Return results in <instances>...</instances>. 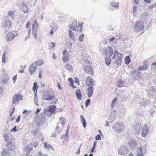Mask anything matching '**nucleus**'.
Returning a JSON list of instances; mask_svg holds the SVG:
<instances>
[{
	"label": "nucleus",
	"mask_w": 156,
	"mask_h": 156,
	"mask_svg": "<svg viewBox=\"0 0 156 156\" xmlns=\"http://www.w3.org/2000/svg\"><path fill=\"white\" fill-rule=\"evenodd\" d=\"M122 54L119 53L116 51H114V55L112 59H115L114 62L115 64L117 65H120L122 62Z\"/></svg>",
	"instance_id": "1"
},
{
	"label": "nucleus",
	"mask_w": 156,
	"mask_h": 156,
	"mask_svg": "<svg viewBox=\"0 0 156 156\" xmlns=\"http://www.w3.org/2000/svg\"><path fill=\"white\" fill-rule=\"evenodd\" d=\"M35 122L37 125H43L46 122L45 116L43 114H41L38 116H35Z\"/></svg>",
	"instance_id": "2"
},
{
	"label": "nucleus",
	"mask_w": 156,
	"mask_h": 156,
	"mask_svg": "<svg viewBox=\"0 0 156 156\" xmlns=\"http://www.w3.org/2000/svg\"><path fill=\"white\" fill-rule=\"evenodd\" d=\"M124 126L122 123L121 122L116 123L114 124L112 127V128L116 133H120L123 130Z\"/></svg>",
	"instance_id": "3"
},
{
	"label": "nucleus",
	"mask_w": 156,
	"mask_h": 156,
	"mask_svg": "<svg viewBox=\"0 0 156 156\" xmlns=\"http://www.w3.org/2000/svg\"><path fill=\"white\" fill-rule=\"evenodd\" d=\"M38 88V87L37 86V83L36 82H34L33 87L32 88V90L34 93L35 94L34 97V101L35 105L39 106V105L38 104V98L37 95V91Z\"/></svg>",
	"instance_id": "4"
},
{
	"label": "nucleus",
	"mask_w": 156,
	"mask_h": 156,
	"mask_svg": "<svg viewBox=\"0 0 156 156\" xmlns=\"http://www.w3.org/2000/svg\"><path fill=\"white\" fill-rule=\"evenodd\" d=\"M144 23L143 22L139 21L136 22L135 26V28L136 31H140L144 28Z\"/></svg>",
	"instance_id": "5"
},
{
	"label": "nucleus",
	"mask_w": 156,
	"mask_h": 156,
	"mask_svg": "<svg viewBox=\"0 0 156 156\" xmlns=\"http://www.w3.org/2000/svg\"><path fill=\"white\" fill-rule=\"evenodd\" d=\"M129 148L131 149L134 150L137 148L138 145L136 141L133 140H131L128 142Z\"/></svg>",
	"instance_id": "6"
},
{
	"label": "nucleus",
	"mask_w": 156,
	"mask_h": 156,
	"mask_svg": "<svg viewBox=\"0 0 156 156\" xmlns=\"http://www.w3.org/2000/svg\"><path fill=\"white\" fill-rule=\"evenodd\" d=\"M128 150L125 146H122L118 150V154L120 155H124L128 152Z\"/></svg>",
	"instance_id": "7"
},
{
	"label": "nucleus",
	"mask_w": 156,
	"mask_h": 156,
	"mask_svg": "<svg viewBox=\"0 0 156 156\" xmlns=\"http://www.w3.org/2000/svg\"><path fill=\"white\" fill-rule=\"evenodd\" d=\"M12 26V23L9 20H6L3 23V25L2 26V28L3 27L6 31L9 30L11 28Z\"/></svg>",
	"instance_id": "8"
},
{
	"label": "nucleus",
	"mask_w": 156,
	"mask_h": 156,
	"mask_svg": "<svg viewBox=\"0 0 156 156\" xmlns=\"http://www.w3.org/2000/svg\"><path fill=\"white\" fill-rule=\"evenodd\" d=\"M141 127V124L137 122L133 125V128L135 131V134H138L140 133Z\"/></svg>",
	"instance_id": "9"
},
{
	"label": "nucleus",
	"mask_w": 156,
	"mask_h": 156,
	"mask_svg": "<svg viewBox=\"0 0 156 156\" xmlns=\"http://www.w3.org/2000/svg\"><path fill=\"white\" fill-rule=\"evenodd\" d=\"M86 83L87 87H93L94 85V81L90 77L88 76L86 78Z\"/></svg>",
	"instance_id": "10"
},
{
	"label": "nucleus",
	"mask_w": 156,
	"mask_h": 156,
	"mask_svg": "<svg viewBox=\"0 0 156 156\" xmlns=\"http://www.w3.org/2000/svg\"><path fill=\"white\" fill-rule=\"evenodd\" d=\"M22 97L20 95L18 94L15 95L13 97L12 100V103L14 104L20 100H22Z\"/></svg>",
	"instance_id": "11"
},
{
	"label": "nucleus",
	"mask_w": 156,
	"mask_h": 156,
	"mask_svg": "<svg viewBox=\"0 0 156 156\" xmlns=\"http://www.w3.org/2000/svg\"><path fill=\"white\" fill-rule=\"evenodd\" d=\"M55 97L54 96H51L48 92H46L44 93V94L43 98V99L47 100H51L54 98Z\"/></svg>",
	"instance_id": "12"
},
{
	"label": "nucleus",
	"mask_w": 156,
	"mask_h": 156,
	"mask_svg": "<svg viewBox=\"0 0 156 156\" xmlns=\"http://www.w3.org/2000/svg\"><path fill=\"white\" fill-rule=\"evenodd\" d=\"M148 129V127L147 126L145 125L143 126L141 131V135L142 137H145L146 136Z\"/></svg>",
	"instance_id": "13"
},
{
	"label": "nucleus",
	"mask_w": 156,
	"mask_h": 156,
	"mask_svg": "<svg viewBox=\"0 0 156 156\" xmlns=\"http://www.w3.org/2000/svg\"><path fill=\"white\" fill-rule=\"evenodd\" d=\"M69 53L66 50L63 51L62 60L64 62H67L69 60Z\"/></svg>",
	"instance_id": "14"
},
{
	"label": "nucleus",
	"mask_w": 156,
	"mask_h": 156,
	"mask_svg": "<svg viewBox=\"0 0 156 156\" xmlns=\"http://www.w3.org/2000/svg\"><path fill=\"white\" fill-rule=\"evenodd\" d=\"M84 70L88 74L90 73L91 75L94 74L93 71V67L89 65L86 66L84 67Z\"/></svg>",
	"instance_id": "15"
},
{
	"label": "nucleus",
	"mask_w": 156,
	"mask_h": 156,
	"mask_svg": "<svg viewBox=\"0 0 156 156\" xmlns=\"http://www.w3.org/2000/svg\"><path fill=\"white\" fill-rule=\"evenodd\" d=\"M87 89L86 93L89 98L91 97L93 92V87H89Z\"/></svg>",
	"instance_id": "16"
},
{
	"label": "nucleus",
	"mask_w": 156,
	"mask_h": 156,
	"mask_svg": "<svg viewBox=\"0 0 156 156\" xmlns=\"http://www.w3.org/2000/svg\"><path fill=\"white\" fill-rule=\"evenodd\" d=\"M15 37V36L13 33L9 32L6 35V40L7 41H11L13 40Z\"/></svg>",
	"instance_id": "17"
},
{
	"label": "nucleus",
	"mask_w": 156,
	"mask_h": 156,
	"mask_svg": "<svg viewBox=\"0 0 156 156\" xmlns=\"http://www.w3.org/2000/svg\"><path fill=\"white\" fill-rule=\"evenodd\" d=\"M113 54V50L112 48L109 47L108 48V49H107L106 51H105V55L108 56H111Z\"/></svg>",
	"instance_id": "18"
},
{
	"label": "nucleus",
	"mask_w": 156,
	"mask_h": 156,
	"mask_svg": "<svg viewBox=\"0 0 156 156\" xmlns=\"http://www.w3.org/2000/svg\"><path fill=\"white\" fill-rule=\"evenodd\" d=\"M36 69V66L34 63H32L29 67V71L30 73V75H31L33 74Z\"/></svg>",
	"instance_id": "19"
},
{
	"label": "nucleus",
	"mask_w": 156,
	"mask_h": 156,
	"mask_svg": "<svg viewBox=\"0 0 156 156\" xmlns=\"http://www.w3.org/2000/svg\"><path fill=\"white\" fill-rule=\"evenodd\" d=\"M20 9L21 11L25 13H27L28 12V9L27 7L26 4L24 3L21 4Z\"/></svg>",
	"instance_id": "20"
},
{
	"label": "nucleus",
	"mask_w": 156,
	"mask_h": 156,
	"mask_svg": "<svg viewBox=\"0 0 156 156\" xmlns=\"http://www.w3.org/2000/svg\"><path fill=\"white\" fill-rule=\"evenodd\" d=\"M70 28L73 31H76L77 27H78L77 25V21L75 20L73 21V23L69 26Z\"/></svg>",
	"instance_id": "21"
},
{
	"label": "nucleus",
	"mask_w": 156,
	"mask_h": 156,
	"mask_svg": "<svg viewBox=\"0 0 156 156\" xmlns=\"http://www.w3.org/2000/svg\"><path fill=\"white\" fill-rule=\"evenodd\" d=\"M116 85L118 87H121L125 86V83L123 81L119 79L116 83Z\"/></svg>",
	"instance_id": "22"
},
{
	"label": "nucleus",
	"mask_w": 156,
	"mask_h": 156,
	"mask_svg": "<svg viewBox=\"0 0 156 156\" xmlns=\"http://www.w3.org/2000/svg\"><path fill=\"white\" fill-rule=\"evenodd\" d=\"M56 106L52 105L50 106L48 109L49 111H47V112H50L51 115H53V114L55 112L56 108Z\"/></svg>",
	"instance_id": "23"
},
{
	"label": "nucleus",
	"mask_w": 156,
	"mask_h": 156,
	"mask_svg": "<svg viewBox=\"0 0 156 156\" xmlns=\"http://www.w3.org/2000/svg\"><path fill=\"white\" fill-rule=\"evenodd\" d=\"M6 147L8 148V149L9 150L11 151L14 150L15 148L14 145L12 143L9 142L7 144H6Z\"/></svg>",
	"instance_id": "24"
},
{
	"label": "nucleus",
	"mask_w": 156,
	"mask_h": 156,
	"mask_svg": "<svg viewBox=\"0 0 156 156\" xmlns=\"http://www.w3.org/2000/svg\"><path fill=\"white\" fill-rule=\"evenodd\" d=\"M10 153L7 148H4L2 151V156H9Z\"/></svg>",
	"instance_id": "25"
},
{
	"label": "nucleus",
	"mask_w": 156,
	"mask_h": 156,
	"mask_svg": "<svg viewBox=\"0 0 156 156\" xmlns=\"http://www.w3.org/2000/svg\"><path fill=\"white\" fill-rule=\"evenodd\" d=\"M75 94L77 99L79 100L81 99L82 95L80 89H77L75 91Z\"/></svg>",
	"instance_id": "26"
},
{
	"label": "nucleus",
	"mask_w": 156,
	"mask_h": 156,
	"mask_svg": "<svg viewBox=\"0 0 156 156\" xmlns=\"http://www.w3.org/2000/svg\"><path fill=\"white\" fill-rule=\"evenodd\" d=\"M38 26V24L37 23V21L36 20H35L32 25V28L33 30V32H34V31H37V28Z\"/></svg>",
	"instance_id": "27"
},
{
	"label": "nucleus",
	"mask_w": 156,
	"mask_h": 156,
	"mask_svg": "<svg viewBox=\"0 0 156 156\" xmlns=\"http://www.w3.org/2000/svg\"><path fill=\"white\" fill-rule=\"evenodd\" d=\"M80 118H81V122L82 124L83 127L84 128H85L86 126V122L84 118L82 115H80Z\"/></svg>",
	"instance_id": "28"
},
{
	"label": "nucleus",
	"mask_w": 156,
	"mask_h": 156,
	"mask_svg": "<svg viewBox=\"0 0 156 156\" xmlns=\"http://www.w3.org/2000/svg\"><path fill=\"white\" fill-rule=\"evenodd\" d=\"M24 149L27 152L26 154H25V156H27L29 153L32 151V148L29 146H26L25 147Z\"/></svg>",
	"instance_id": "29"
},
{
	"label": "nucleus",
	"mask_w": 156,
	"mask_h": 156,
	"mask_svg": "<svg viewBox=\"0 0 156 156\" xmlns=\"http://www.w3.org/2000/svg\"><path fill=\"white\" fill-rule=\"evenodd\" d=\"M50 27L51 28L52 30H53L55 31L57 30V25L55 23L53 22L50 26Z\"/></svg>",
	"instance_id": "30"
},
{
	"label": "nucleus",
	"mask_w": 156,
	"mask_h": 156,
	"mask_svg": "<svg viewBox=\"0 0 156 156\" xmlns=\"http://www.w3.org/2000/svg\"><path fill=\"white\" fill-rule=\"evenodd\" d=\"M148 16V13L146 12H144L141 14L140 17L142 20H144L147 18Z\"/></svg>",
	"instance_id": "31"
},
{
	"label": "nucleus",
	"mask_w": 156,
	"mask_h": 156,
	"mask_svg": "<svg viewBox=\"0 0 156 156\" xmlns=\"http://www.w3.org/2000/svg\"><path fill=\"white\" fill-rule=\"evenodd\" d=\"M119 2H115L114 1H112L110 2V5L113 7L115 8L118 7L119 5Z\"/></svg>",
	"instance_id": "32"
},
{
	"label": "nucleus",
	"mask_w": 156,
	"mask_h": 156,
	"mask_svg": "<svg viewBox=\"0 0 156 156\" xmlns=\"http://www.w3.org/2000/svg\"><path fill=\"white\" fill-rule=\"evenodd\" d=\"M3 136L5 140L8 142V143L10 142V141L12 140V137H9L7 134H4Z\"/></svg>",
	"instance_id": "33"
},
{
	"label": "nucleus",
	"mask_w": 156,
	"mask_h": 156,
	"mask_svg": "<svg viewBox=\"0 0 156 156\" xmlns=\"http://www.w3.org/2000/svg\"><path fill=\"white\" fill-rule=\"evenodd\" d=\"M3 136L5 140L8 142V143L10 142V141L12 140V137H9L7 134H4Z\"/></svg>",
	"instance_id": "34"
},
{
	"label": "nucleus",
	"mask_w": 156,
	"mask_h": 156,
	"mask_svg": "<svg viewBox=\"0 0 156 156\" xmlns=\"http://www.w3.org/2000/svg\"><path fill=\"white\" fill-rule=\"evenodd\" d=\"M137 156H144V154L142 153L141 147L138 148L137 149Z\"/></svg>",
	"instance_id": "35"
},
{
	"label": "nucleus",
	"mask_w": 156,
	"mask_h": 156,
	"mask_svg": "<svg viewBox=\"0 0 156 156\" xmlns=\"http://www.w3.org/2000/svg\"><path fill=\"white\" fill-rule=\"evenodd\" d=\"M65 67L68 70V71L71 72L73 71L72 66L69 64H66L65 66Z\"/></svg>",
	"instance_id": "36"
},
{
	"label": "nucleus",
	"mask_w": 156,
	"mask_h": 156,
	"mask_svg": "<svg viewBox=\"0 0 156 156\" xmlns=\"http://www.w3.org/2000/svg\"><path fill=\"white\" fill-rule=\"evenodd\" d=\"M47 111H49L48 108H45L43 111V113L44 114V115H47L48 116H51L52 115H51V113L50 112H47Z\"/></svg>",
	"instance_id": "37"
},
{
	"label": "nucleus",
	"mask_w": 156,
	"mask_h": 156,
	"mask_svg": "<svg viewBox=\"0 0 156 156\" xmlns=\"http://www.w3.org/2000/svg\"><path fill=\"white\" fill-rule=\"evenodd\" d=\"M105 63L106 65L108 66L111 63V60L109 57H106L105 58Z\"/></svg>",
	"instance_id": "38"
},
{
	"label": "nucleus",
	"mask_w": 156,
	"mask_h": 156,
	"mask_svg": "<svg viewBox=\"0 0 156 156\" xmlns=\"http://www.w3.org/2000/svg\"><path fill=\"white\" fill-rule=\"evenodd\" d=\"M130 62V59L129 56H127L125 58V62L126 64H129Z\"/></svg>",
	"instance_id": "39"
},
{
	"label": "nucleus",
	"mask_w": 156,
	"mask_h": 156,
	"mask_svg": "<svg viewBox=\"0 0 156 156\" xmlns=\"http://www.w3.org/2000/svg\"><path fill=\"white\" fill-rule=\"evenodd\" d=\"M69 33V35L72 40H73L75 39L74 35L73 33L69 29L68 30Z\"/></svg>",
	"instance_id": "40"
},
{
	"label": "nucleus",
	"mask_w": 156,
	"mask_h": 156,
	"mask_svg": "<svg viewBox=\"0 0 156 156\" xmlns=\"http://www.w3.org/2000/svg\"><path fill=\"white\" fill-rule=\"evenodd\" d=\"M68 132V130H67L66 133L64 135H62L61 137L60 138H64L65 140H68V135L67 134V133Z\"/></svg>",
	"instance_id": "41"
},
{
	"label": "nucleus",
	"mask_w": 156,
	"mask_h": 156,
	"mask_svg": "<svg viewBox=\"0 0 156 156\" xmlns=\"http://www.w3.org/2000/svg\"><path fill=\"white\" fill-rule=\"evenodd\" d=\"M78 25L79 26V27H80V29H79L78 27V29L76 31L78 32H82L83 29V25H82V24H78Z\"/></svg>",
	"instance_id": "42"
},
{
	"label": "nucleus",
	"mask_w": 156,
	"mask_h": 156,
	"mask_svg": "<svg viewBox=\"0 0 156 156\" xmlns=\"http://www.w3.org/2000/svg\"><path fill=\"white\" fill-rule=\"evenodd\" d=\"M8 77L7 76H5V78L3 79L2 82L3 84H5L8 83Z\"/></svg>",
	"instance_id": "43"
},
{
	"label": "nucleus",
	"mask_w": 156,
	"mask_h": 156,
	"mask_svg": "<svg viewBox=\"0 0 156 156\" xmlns=\"http://www.w3.org/2000/svg\"><path fill=\"white\" fill-rule=\"evenodd\" d=\"M130 73L131 74H133V75H134L135 74H137V76H138L139 75H140V74L141 72L139 70H135V71H131Z\"/></svg>",
	"instance_id": "44"
},
{
	"label": "nucleus",
	"mask_w": 156,
	"mask_h": 156,
	"mask_svg": "<svg viewBox=\"0 0 156 156\" xmlns=\"http://www.w3.org/2000/svg\"><path fill=\"white\" fill-rule=\"evenodd\" d=\"M116 119V117L114 115H110L109 117V120L114 121Z\"/></svg>",
	"instance_id": "45"
},
{
	"label": "nucleus",
	"mask_w": 156,
	"mask_h": 156,
	"mask_svg": "<svg viewBox=\"0 0 156 156\" xmlns=\"http://www.w3.org/2000/svg\"><path fill=\"white\" fill-rule=\"evenodd\" d=\"M147 66H140L138 69L139 70H144L147 69Z\"/></svg>",
	"instance_id": "46"
},
{
	"label": "nucleus",
	"mask_w": 156,
	"mask_h": 156,
	"mask_svg": "<svg viewBox=\"0 0 156 156\" xmlns=\"http://www.w3.org/2000/svg\"><path fill=\"white\" fill-rule=\"evenodd\" d=\"M97 142V141H95L94 142L93 146L90 151V153H93V152H94V149L95 148V146H96V143Z\"/></svg>",
	"instance_id": "47"
},
{
	"label": "nucleus",
	"mask_w": 156,
	"mask_h": 156,
	"mask_svg": "<svg viewBox=\"0 0 156 156\" xmlns=\"http://www.w3.org/2000/svg\"><path fill=\"white\" fill-rule=\"evenodd\" d=\"M42 61L39 60L38 61H36L35 62V65L36 66H41L43 64Z\"/></svg>",
	"instance_id": "48"
},
{
	"label": "nucleus",
	"mask_w": 156,
	"mask_h": 156,
	"mask_svg": "<svg viewBox=\"0 0 156 156\" xmlns=\"http://www.w3.org/2000/svg\"><path fill=\"white\" fill-rule=\"evenodd\" d=\"M39 143L38 142H33L30 144V145L31 146H33L36 148L38 145Z\"/></svg>",
	"instance_id": "49"
},
{
	"label": "nucleus",
	"mask_w": 156,
	"mask_h": 156,
	"mask_svg": "<svg viewBox=\"0 0 156 156\" xmlns=\"http://www.w3.org/2000/svg\"><path fill=\"white\" fill-rule=\"evenodd\" d=\"M90 99H87L85 101V105L86 107H87L90 104Z\"/></svg>",
	"instance_id": "50"
},
{
	"label": "nucleus",
	"mask_w": 156,
	"mask_h": 156,
	"mask_svg": "<svg viewBox=\"0 0 156 156\" xmlns=\"http://www.w3.org/2000/svg\"><path fill=\"white\" fill-rule=\"evenodd\" d=\"M84 35L83 34H82L80 35L79 37V40L80 41H82L84 38Z\"/></svg>",
	"instance_id": "51"
},
{
	"label": "nucleus",
	"mask_w": 156,
	"mask_h": 156,
	"mask_svg": "<svg viewBox=\"0 0 156 156\" xmlns=\"http://www.w3.org/2000/svg\"><path fill=\"white\" fill-rule=\"evenodd\" d=\"M38 132V130L35 129L32 131V133L33 136H35L37 135Z\"/></svg>",
	"instance_id": "52"
},
{
	"label": "nucleus",
	"mask_w": 156,
	"mask_h": 156,
	"mask_svg": "<svg viewBox=\"0 0 156 156\" xmlns=\"http://www.w3.org/2000/svg\"><path fill=\"white\" fill-rule=\"evenodd\" d=\"M8 14L12 18L14 17L13 13L12 11H9L8 12Z\"/></svg>",
	"instance_id": "53"
},
{
	"label": "nucleus",
	"mask_w": 156,
	"mask_h": 156,
	"mask_svg": "<svg viewBox=\"0 0 156 156\" xmlns=\"http://www.w3.org/2000/svg\"><path fill=\"white\" fill-rule=\"evenodd\" d=\"M117 99L116 98H115L113 99V101L112 103V104H111V106L112 107H113L115 105V103L117 101Z\"/></svg>",
	"instance_id": "54"
},
{
	"label": "nucleus",
	"mask_w": 156,
	"mask_h": 156,
	"mask_svg": "<svg viewBox=\"0 0 156 156\" xmlns=\"http://www.w3.org/2000/svg\"><path fill=\"white\" fill-rule=\"evenodd\" d=\"M44 147L46 148V149H48L49 148V147H51L52 148V147L51 146V145H47L46 143H45L44 144Z\"/></svg>",
	"instance_id": "55"
},
{
	"label": "nucleus",
	"mask_w": 156,
	"mask_h": 156,
	"mask_svg": "<svg viewBox=\"0 0 156 156\" xmlns=\"http://www.w3.org/2000/svg\"><path fill=\"white\" fill-rule=\"evenodd\" d=\"M137 7H136L135 6H133V11L132 12V13L134 15V12H136L137 9H136Z\"/></svg>",
	"instance_id": "56"
},
{
	"label": "nucleus",
	"mask_w": 156,
	"mask_h": 156,
	"mask_svg": "<svg viewBox=\"0 0 156 156\" xmlns=\"http://www.w3.org/2000/svg\"><path fill=\"white\" fill-rule=\"evenodd\" d=\"M95 139L98 140H100L101 139V136L99 134H98L95 137Z\"/></svg>",
	"instance_id": "57"
},
{
	"label": "nucleus",
	"mask_w": 156,
	"mask_h": 156,
	"mask_svg": "<svg viewBox=\"0 0 156 156\" xmlns=\"http://www.w3.org/2000/svg\"><path fill=\"white\" fill-rule=\"evenodd\" d=\"M17 127L16 126H15L10 131V132L14 131V132L17 131Z\"/></svg>",
	"instance_id": "58"
},
{
	"label": "nucleus",
	"mask_w": 156,
	"mask_h": 156,
	"mask_svg": "<svg viewBox=\"0 0 156 156\" xmlns=\"http://www.w3.org/2000/svg\"><path fill=\"white\" fill-rule=\"evenodd\" d=\"M68 80L69 81L70 83L71 84H73L74 81L73 80L72 78H69L68 79Z\"/></svg>",
	"instance_id": "59"
},
{
	"label": "nucleus",
	"mask_w": 156,
	"mask_h": 156,
	"mask_svg": "<svg viewBox=\"0 0 156 156\" xmlns=\"http://www.w3.org/2000/svg\"><path fill=\"white\" fill-rule=\"evenodd\" d=\"M49 45L51 48H53L55 46V44L53 42H51V43Z\"/></svg>",
	"instance_id": "60"
},
{
	"label": "nucleus",
	"mask_w": 156,
	"mask_h": 156,
	"mask_svg": "<svg viewBox=\"0 0 156 156\" xmlns=\"http://www.w3.org/2000/svg\"><path fill=\"white\" fill-rule=\"evenodd\" d=\"M41 109V108H37V109L36 111V112H35V114L36 115V116H38V114L40 112V110Z\"/></svg>",
	"instance_id": "61"
},
{
	"label": "nucleus",
	"mask_w": 156,
	"mask_h": 156,
	"mask_svg": "<svg viewBox=\"0 0 156 156\" xmlns=\"http://www.w3.org/2000/svg\"><path fill=\"white\" fill-rule=\"evenodd\" d=\"M82 144H81V145L78 148V151L76 152V154L77 155H79L80 154V147L81 146Z\"/></svg>",
	"instance_id": "62"
},
{
	"label": "nucleus",
	"mask_w": 156,
	"mask_h": 156,
	"mask_svg": "<svg viewBox=\"0 0 156 156\" xmlns=\"http://www.w3.org/2000/svg\"><path fill=\"white\" fill-rule=\"evenodd\" d=\"M20 116H19L16 121V122L18 123L20 120Z\"/></svg>",
	"instance_id": "63"
},
{
	"label": "nucleus",
	"mask_w": 156,
	"mask_h": 156,
	"mask_svg": "<svg viewBox=\"0 0 156 156\" xmlns=\"http://www.w3.org/2000/svg\"><path fill=\"white\" fill-rule=\"evenodd\" d=\"M60 133V131H59L58 132H57V133L56 132H53L52 133V136H55L56 134H58L59 133Z\"/></svg>",
	"instance_id": "64"
}]
</instances>
